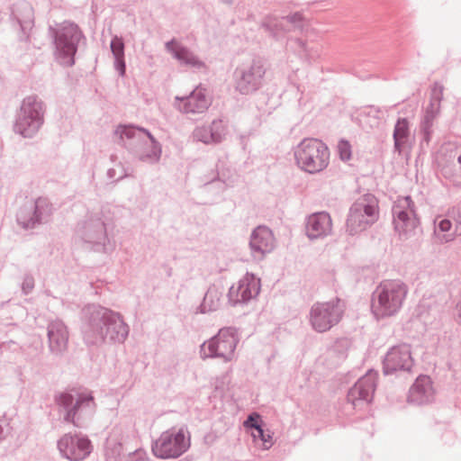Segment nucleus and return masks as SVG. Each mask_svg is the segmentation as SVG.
I'll return each mask as SVG.
<instances>
[{
	"mask_svg": "<svg viewBox=\"0 0 461 461\" xmlns=\"http://www.w3.org/2000/svg\"><path fill=\"white\" fill-rule=\"evenodd\" d=\"M80 331L87 348H99L107 341L123 343L130 331L121 313L98 303H88L80 311Z\"/></svg>",
	"mask_w": 461,
	"mask_h": 461,
	"instance_id": "1",
	"label": "nucleus"
},
{
	"mask_svg": "<svg viewBox=\"0 0 461 461\" xmlns=\"http://www.w3.org/2000/svg\"><path fill=\"white\" fill-rule=\"evenodd\" d=\"M118 143L138 160L156 164L162 154L160 142L146 128L134 124H119L114 130Z\"/></svg>",
	"mask_w": 461,
	"mask_h": 461,
	"instance_id": "2",
	"label": "nucleus"
},
{
	"mask_svg": "<svg viewBox=\"0 0 461 461\" xmlns=\"http://www.w3.org/2000/svg\"><path fill=\"white\" fill-rule=\"evenodd\" d=\"M55 402L64 422L77 428L86 427L96 410L95 398L90 391L62 392L55 395Z\"/></svg>",
	"mask_w": 461,
	"mask_h": 461,
	"instance_id": "3",
	"label": "nucleus"
},
{
	"mask_svg": "<svg viewBox=\"0 0 461 461\" xmlns=\"http://www.w3.org/2000/svg\"><path fill=\"white\" fill-rule=\"evenodd\" d=\"M48 33L55 47V59L63 67H72L80 41L86 37L80 27L74 22L65 20L50 25Z\"/></svg>",
	"mask_w": 461,
	"mask_h": 461,
	"instance_id": "4",
	"label": "nucleus"
},
{
	"mask_svg": "<svg viewBox=\"0 0 461 461\" xmlns=\"http://www.w3.org/2000/svg\"><path fill=\"white\" fill-rule=\"evenodd\" d=\"M408 288L400 280L380 283L372 294V312L375 316H392L399 312L407 295Z\"/></svg>",
	"mask_w": 461,
	"mask_h": 461,
	"instance_id": "5",
	"label": "nucleus"
},
{
	"mask_svg": "<svg viewBox=\"0 0 461 461\" xmlns=\"http://www.w3.org/2000/svg\"><path fill=\"white\" fill-rule=\"evenodd\" d=\"M45 104L32 95L26 96L15 116L14 131L23 138H32L44 123Z\"/></svg>",
	"mask_w": 461,
	"mask_h": 461,
	"instance_id": "6",
	"label": "nucleus"
},
{
	"mask_svg": "<svg viewBox=\"0 0 461 461\" xmlns=\"http://www.w3.org/2000/svg\"><path fill=\"white\" fill-rule=\"evenodd\" d=\"M294 158L301 169L310 174H316L328 167L330 150L321 140L305 138L295 147Z\"/></svg>",
	"mask_w": 461,
	"mask_h": 461,
	"instance_id": "7",
	"label": "nucleus"
},
{
	"mask_svg": "<svg viewBox=\"0 0 461 461\" xmlns=\"http://www.w3.org/2000/svg\"><path fill=\"white\" fill-rule=\"evenodd\" d=\"M191 447L190 432L186 426L171 428L163 431L152 442L151 451L159 459H176Z\"/></svg>",
	"mask_w": 461,
	"mask_h": 461,
	"instance_id": "8",
	"label": "nucleus"
},
{
	"mask_svg": "<svg viewBox=\"0 0 461 461\" xmlns=\"http://www.w3.org/2000/svg\"><path fill=\"white\" fill-rule=\"evenodd\" d=\"M379 217L377 198L370 193L360 196L349 208L347 219V230L350 235L365 230Z\"/></svg>",
	"mask_w": 461,
	"mask_h": 461,
	"instance_id": "9",
	"label": "nucleus"
},
{
	"mask_svg": "<svg viewBox=\"0 0 461 461\" xmlns=\"http://www.w3.org/2000/svg\"><path fill=\"white\" fill-rule=\"evenodd\" d=\"M239 341L238 330L235 327H223L216 335L201 345V357L231 361Z\"/></svg>",
	"mask_w": 461,
	"mask_h": 461,
	"instance_id": "10",
	"label": "nucleus"
},
{
	"mask_svg": "<svg viewBox=\"0 0 461 461\" xmlns=\"http://www.w3.org/2000/svg\"><path fill=\"white\" fill-rule=\"evenodd\" d=\"M266 71L265 62L258 57L238 66L233 73L235 89L241 95L258 91L263 85Z\"/></svg>",
	"mask_w": 461,
	"mask_h": 461,
	"instance_id": "11",
	"label": "nucleus"
},
{
	"mask_svg": "<svg viewBox=\"0 0 461 461\" xmlns=\"http://www.w3.org/2000/svg\"><path fill=\"white\" fill-rule=\"evenodd\" d=\"M344 311L345 304L339 298L325 303H315L310 311V323L317 332L328 331L340 321Z\"/></svg>",
	"mask_w": 461,
	"mask_h": 461,
	"instance_id": "12",
	"label": "nucleus"
},
{
	"mask_svg": "<svg viewBox=\"0 0 461 461\" xmlns=\"http://www.w3.org/2000/svg\"><path fill=\"white\" fill-rule=\"evenodd\" d=\"M53 206L45 197L27 202L16 213L17 223L24 230H32L47 223L51 217Z\"/></svg>",
	"mask_w": 461,
	"mask_h": 461,
	"instance_id": "13",
	"label": "nucleus"
},
{
	"mask_svg": "<svg viewBox=\"0 0 461 461\" xmlns=\"http://www.w3.org/2000/svg\"><path fill=\"white\" fill-rule=\"evenodd\" d=\"M394 230L407 238L420 226L415 203L410 195L399 197L392 208Z\"/></svg>",
	"mask_w": 461,
	"mask_h": 461,
	"instance_id": "14",
	"label": "nucleus"
},
{
	"mask_svg": "<svg viewBox=\"0 0 461 461\" xmlns=\"http://www.w3.org/2000/svg\"><path fill=\"white\" fill-rule=\"evenodd\" d=\"M77 231L85 242L95 246L96 250L103 249L106 252L113 249L107 237L106 222L99 213L89 215L86 221L78 224Z\"/></svg>",
	"mask_w": 461,
	"mask_h": 461,
	"instance_id": "15",
	"label": "nucleus"
},
{
	"mask_svg": "<svg viewBox=\"0 0 461 461\" xmlns=\"http://www.w3.org/2000/svg\"><path fill=\"white\" fill-rule=\"evenodd\" d=\"M57 447L62 457L69 461H82L93 451V445L86 435L66 433L58 441Z\"/></svg>",
	"mask_w": 461,
	"mask_h": 461,
	"instance_id": "16",
	"label": "nucleus"
},
{
	"mask_svg": "<svg viewBox=\"0 0 461 461\" xmlns=\"http://www.w3.org/2000/svg\"><path fill=\"white\" fill-rule=\"evenodd\" d=\"M260 288V279L254 274L247 273L236 285L230 287L227 294L228 303L234 307L247 304L258 295Z\"/></svg>",
	"mask_w": 461,
	"mask_h": 461,
	"instance_id": "17",
	"label": "nucleus"
},
{
	"mask_svg": "<svg viewBox=\"0 0 461 461\" xmlns=\"http://www.w3.org/2000/svg\"><path fill=\"white\" fill-rule=\"evenodd\" d=\"M411 345L401 343L391 347L383 359V372L385 375L396 372H409L413 366Z\"/></svg>",
	"mask_w": 461,
	"mask_h": 461,
	"instance_id": "18",
	"label": "nucleus"
},
{
	"mask_svg": "<svg viewBox=\"0 0 461 461\" xmlns=\"http://www.w3.org/2000/svg\"><path fill=\"white\" fill-rule=\"evenodd\" d=\"M289 23L294 29L302 30L303 27V16L300 12H295L287 16L267 15L260 23L262 28L268 35L276 41H280L291 29L285 24Z\"/></svg>",
	"mask_w": 461,
	"mask_h": 461,
	"instance_id": "19",
	"label": "nucleus"
},
{
	"mask_svg": "<svg viewBox=\"0 0 461 461\" xmlns=\"http://www.w3.org/2000/svg\"><path fill=\"white\" fill-rule=\"evenodd\" d=\"M376 388V376L371 371L360 377L348 390L347 401L354 409L372 402Z\"/></svg>",
	"mask_w": 461,
	"mask_h": 461,
	"instance_id": "20",
	"label": "nucleus"
},
{
	"mask_svg": "<svg viewBox=\"0 0 461 461\" xmlns=\"http://www.w3.org/2000/svg\"><path fill=\"white\" fill-rule=\"evenodd\" d=\"M249 248L255 259H263L275 248V237L271 229L265 225L256 227L250 234Z\"/></svg>",
	"mask_w": 461,
	"mask_h": 461,
	"instance_id": "21",
	"label": "nucleus"
},
{
	"mask_svg": "<svg viewBox=\"0 0 461 461\" xmlns=\"http://www.w3.org/2000/svg\"><path fill=\"white\" fill-rule=\"evenodd\" d=\"M11 19L21 30L19 40L27 42L30 39L29 32L34 25V13L32 5L26 1L14 4L11 8Z\"/></svg>",
	"mask_w": 461,
	"mask_h": 461,
	"instance_id": "22",
	"label": "nucleus"
},
{
	"mask_svg": "<svg viewBox=\"0 0 461 461\" xmlns=\"http://www.w3.org/2000/svg\"><path fill=\"white\" fill-rule=\"evenodd\" d=\"M50 351L56 356H62L68 349V330L60 320L50 321L47 327Z\"/></svg>",
	"mask_w": 461,
	"mask_h": 461,
	"instance_id": "23",
	"label": "nucleus"
},
{
	"mask_svg": "<svg viewBox=\"0 0 461 461\" xmlns=\"http://www.w3.org/2000/svg\"><path fill=\"white\" fill-rule=\"evenodd\" d=\"M176 102H179L177 108L185 113H202L211 105L205 89L201 87L195 88L186 96H176Z\"/></svg>",
	"mask_w": 461,
	"mask_h": 461,
	"instance_id": "24",
	"label": "nucleus"
},
{
	"mask_svg": "<svg viewBox=\"0 0 461 461\" xmlns=\"http://www.w3.org/2000/svg\"><path fill=\"white\" fill-rule=\"evenodd\" d=\"M166 50L169 52L182 66L195 69L205 68V64L187 47L178 43L176 39L166 42Z\"/></svg>",
	"mask_w": 461,
	"mask_h": 461,
	"instance_id": "25",
	"label": "nucleus"
},
{
	"mask_svg": "<svg viewBox=\"0 0 461 461\" xmlns=\"http://www.w3.org/2000/svg\"><path fill=\"white\" fill-rule=\"evenodd\" d=\"M332 221L326 212L312 213L307 218L306 235L310 240L324 238L330 234Z\"/></svg>",
	"mask_w": 461,
	"mask_h": 461,
	"instance_id": "26",
	"label": "nucleus"
},
{
	"mask_svg": "<svg viewBox=\"0 0 461 461\" xmlns=\"http://www.w3.org/2000/svg\"><path fill=\"white\" fill-rule=\"evenodd\" d=\"M434 390L432 382L428 375H420L409 391L408 402L417 405L430 402L433 400Z\"/></svg>",
	"mask_w": 461,
	"mask_h": 461,
	"instance_id": "27",
	"label": "nucleus"
},
{
	"mask_svg": "<svg viewBox=\"0 0 461 461\" xmlns=\"http://www.w3.org/2000/svg\"><path fill=\"white\" fill-rule=\"evenodd\" d=\"M223 293L224 288L222 285L216 284L211 285L203 296L202 303L198 306L196 313L203 314L220 309Z\"/></svg>",
	"mask_w": 461,
	"mask_h": 461,
	"instance_id": "28",
	"label": "nucleus"
},
{
	"mask_svg": "<svg viewBox=\"0 0 461 461\" xmlns=\"http://www.w3.org/2000/svg\"><path fill=\"white\" fill-rule=\"evenodd\" d=\"M411 135L410 122L407 118H398L395 122L393 139L394 151L401 154L404 146L408 143Z\"/></svg>",
	"mask_w": 461,
	"mask_h": 461,
	"instance_id": "29",
	"label": "nucleus"
},
{
	"mask_svg": "<svg viewBox=\"0 0 461 461\" xmlns=\"http://www.w3.org/2000/svg\"><path fill=\"white\" fill-rule=\"evenodd\" d=\"M111 51L114 59V68L121 77L126 73V64L124 59L125 45L122 38L113 36L110 43Z\"/></svg>",
	"mask_w": 461,
	"mask_h": 461,
	"instance_id": "30",
	"label": "nucleus"
},
{
	"mask_svg": "<svg viewBox=\"0 0 461 461\" xmlns=\"http://www.w3.org/2000/svg\"><path fill=\"white\" fill-rule=\"evenodd\" d=\"M451 227L452 222L447 218L438 217L434 220V235L439 243H447L455 239V234L449 232Z\"/></svg>",
	"mask_w": 461,
	"mask_h": 461,
	"instance_id": "31",
	"label": "nucleus"
},
{
	"mask_svg": "<svg viewBox=\"0 0 461 461\" xmlns=\"http://www.w3.org/2000/svg\"><path fill=\"white\" fill-rule=\"evenodd\" d=\"M104 455L106 461H121L125 456L122 444L115 438H107Z\"/></svg>",
	"mask_w": 461,
	"mask_h": 461,
	"instance_id": "32",
	"label": "nucleus"
},
{
	"mask_svg": "<svg viewBox=\"0 0 461 461\" xmlns=\"http://www.w3.org/2000/svg\"><path fill=\"white\" fill-rule=\"evenodd\" d=\"M435 120L434 115L429 113H424L420 125V134L421 136V144L429 145L432 136V126Z\"/></svg>",
	"mask_w": 461,
	"mask_h": 461,
	"instance_id": "33",
	"label": "nucleus"
},
{
	"mask_svg": "<svg viewBox=\"0 0 461 461\" xmlns=\"http://www.w3.org/2000/svg\"><path fill=\"white\" fill-rule=\"evenodd\" d=\"M209 126L210 131L213 133L214 143H219L225 136V127L223 122L220 119L213 120Z\"/></svg>",
	"mask_w": 461,
	"mask_h": 461,
	"instance_id": "34",
	"label": "nucleus"
},
{
	"mask_svg": "<svg viewBox=\"0 0 461 461\" xmlns=\"http://www.w3.org/2000/svg\"><path fill=\"white\" fill-rule=\"evenodd\" d=\"M213 133L210 131L209 126L198 127L194 131V138L197 141L205 144L214 143Z\"/></svg>",
	"mask_w": 461,
	"mask_h": 461,
	"instance_id": "35",
	"label": "nucleus"
},
{
	"mask_svg": "<svg viewBox=\"0 0 461 461\" xmlns=\"http://www.w3.org/2000/svg\"><path fill=\"white\" fill-rule=\"evenodd\" d=\"M339 157L342 161H348L351 158V145L347 140H340L338 143Z\"/></svg>",
	"mask_w": 461,
	"mask_h": 461,
	"instance_id": "36",
	"label": "nucleus"
},
{
	"mask_svg": "<svg viewBox=\"0 0 461 461\" xmlns=\"http://www.w3.org/2000/svg\"><path fill=\"white\" fill-rule=\"evenodd\" d=\"M254 438H258L262 442L265 449H268L272 446V436L266 432L263 425H257V431L253 433Z\"/></svg>",
	"mask_w": 461,
	"mask_h": 461,
	"instance_id": "37",
	"label": "nucleus"
},
{
	"mask_svg": "<svg viewBox=\"0 0 461 461\" xmlns=\"http://www.w3.org/2000/svg\"><path fill=\"white\" fill-rule=\"evenodd\" d=\"M443 92L444 86L440 83L435 82L431 87L430 100L436 102L437 104H440L443 99Z\"/></svg>",
	"mask_w": 461,
	"mask_h": 461,
	"instance_id": "38",
	"label": "nucleus"
},
{
	"mask_svg": "<svg viewBox=\"0 0 461 461\" xmlns=\"http://www.w3.org/2000/svg\"><path fill=\"white\" fill-rule=\"evenodd\" d=\"M34 288V278L32 275H25L22 284V291L24 294H29Z\"/></svg>",
	"mask_w": 461,
	"mask_h": 461,
	"instance_id": "39",
	"label": "nucleus"
},
{
	"mask_svg": "<svg viewBox=\"0 0 461 461\" xmlns=\"http://www.w3.org/2000/svg\"><path fill=\"white\" fill-rule=\"evenodd\" d=\"M291 43L294 48H295L300 53L304 54L306 56L309 55V49L307 47L306 41L300 38H294L291 40Z\"/></svg>",
	"mask_w": 461,
	"mask_h": 461,
	"instance_id": "40",
	"label": "nucleus"
},
{
	"mask_svg": "<svg viewBox=\"0 0 461 461\" xmlns=\"http://www.w3.org/2000/svg\"><path fill=\"white\" fill-rule=\"evenodd\" d=\"M244 425L248 428H251L257 431V425H263L262 420H259V416L256 415L255 417L253 415H249V418L244 422Z\"/></svg>",
	"mask_w": 461,
	"mask_h": 461,
	"instance_id": "41",
	"label": "nucleus"
},
{
	"mask_svg": "<svg viewBox=\"0 0 461 461\" xmlns=\"http://www.w3.org/2000/svg\"><path fill=\"white\" fill-rule=\"evenodd\" d=\"M439 108H440V104H437L436 102L430 100L429 104L428 105V107L425 110V113H429L431 115H434V117L436 118V116L438 115V113L439 112Z\"/></svg>",
	"mask_w": 461,
	"mask_h": 461,
	"instance_id": "42",
	"label": "nucleus"
},
{
	"mask_svg": "<svg viewBox=\"0 0 461 461\" xmlns=\"http://www.w3.org/2000/svg\"><path fill=\"white\" fill-rule=\"evenodd\" d=\"M107 178L112 180L116 176V170L114 168H109L106 173Z\"/></svg>",
	"mask_w": 461,
	"mask_h": 461,
	"instance_id": "43",
	"label": "nucleus"
},
{
	"mask_svg": "<svg viewBox=\"0 0 461 461\" xmlns=\"http://www.w3.org/2000/svg\"><path fill=\"white\" fill-rule=\"evenodd\" d=\"M119 166L122 167V174L115 180L116 182L127 177L129 175L127 174L125 168L123 167V166L119 163Z\"/></svg>",
	"mask_w": 461,
	"mask_h": 461,
	"instance_id": "44",
	"label": "nucleus"
},
{
	"mask_svg": "<svg viewBox=\"0 0 461 461\" xmlns=\"http://www.w3.org/2000/svg\"><path fill=\"white\" fill-rule=\"evenodd\" d=\"M457 308H459V312L456 318V322L461 325V301L456 305Z\"/></svg>",
	"mask_w": 461,
	"mask_h": 461,
	"instance_id": "45",
	"label": "nucleus"
},
{
	"mask_svg": "<svg viewBox=\"0 0 461 461\" xmlns=\"http://www.w3.org/2000/svg\"><path fill=\"white\" fill-rule=\"evenodd\" d=\"M5 438V431L2 425H0V440Z\"/></svg>",
	"mask_w": 461,
	"mask_h": 461,
	"instance_id": "46",
	"label": "nucleus"
},
{
	"mask_svg": "<svg viewBox=\"0 0 461 461\" xmlns=\"http://www.w3.org/2000/svg\"><path fill=\"white\" fill-rule=\"evenodd\" d=\"M221 3L223 4H226V5H231L232 4V0H220Z\"/></svg>",
	"mask_w": 461,
	"mask_h": 461,
	"instance_id": "47",
	"label": "nucleus"
},
{
	"mask_svg": "<svg viewBox=\"0 0 461 461\" xmlns=\"http://www.w3.org/2000/svg\"><path fill=\"white\" fill-rule=\"evenodd\" d=\"M116 158H117L116 155H111V157H110V158L113 162L115 161Z\"/></svg>",
	"mask_w": 461,
	"mask_h": 461,
	"instance_id": "48",
	"label": "nucleus"
},
{
	"mask_svg": "<svg viewBox=\"0 0 461 461\" xmlns=\"http://www.w3.org/2000/svg\"><path fill=\"white\" fill-rule=\"evenodd\" d=\"M456 160H457L458 164L461 165V154L457 157Z\"/></svg>",
	"mask_w": 461,
	"mask_h": 461,
	"instance_id": "49",
	"label": "nucleus"
},
{
	"mask_svg": "<svg viewBox=\"0 0 461 461\" xmlns=\"http://www.w3.org/2000/svg\"><path fill=\"white\" fill-rule=\"evenodd\" d=\"M178 461H189V460H188V458H187V457H185V458L180 459V460H178Z\"/></svg>",
	"mask_w": 461,
	"mask_h": 461,
	"instance_id": "50",
	"label": "nucleus"
},
{
	"mask_svg": "<svg viewBox=\"0 0 461 461\" xmlns=\"http://www.w3.org/2000/svg\"><path fill=\"white\" fill-rule=\"evenodd\" d=\"M134 452H135V450H134V451H132V452H129V456H131V455L134 454Z\"/></svg>",
	"mask_w": 461,
	"mask_h": 461,
	"instance_id": "51",
	"label": "nucleus"
}]
</instances>
